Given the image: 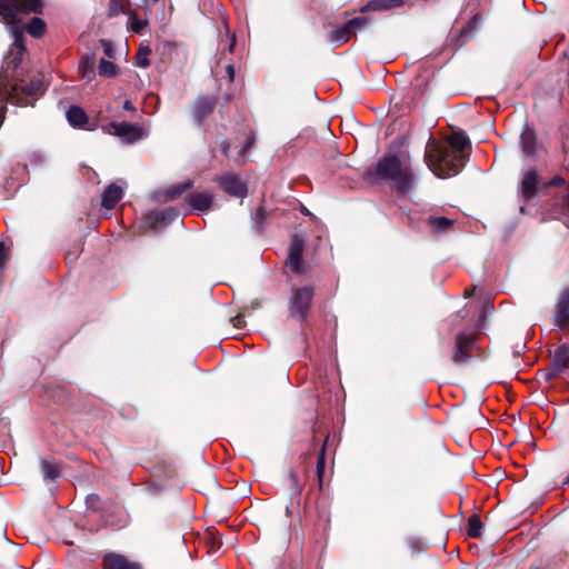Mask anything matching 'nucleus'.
I'll return each mask as SVG.
<instances>
[{
	"label": "nucleus",
	"instance_id": "1",
	"mask_svg": "<svg viewBox=\"0 0 569 569\" xmlns=\"http://www.w3.org/2000/svg\"><path fill=\"white\" fill-rule=\"evenodd\" d=\"M40 6V0H0V18L8 26L13 38L7 57V71L10 64L14 69L21 63V56L24 51L23 31L27 30L32 37H41L44 33L46 23L40 18H32L24 28L20 26L21 17L38 12Z\"/></svg>",
	"mask_w": 569,
	"mask_h": 569
},
{
	"label": "nucleus",
	"instance_id": "2",
	"mask_svg": "<svg viewBox=\"0 0 569 569\" xmlns=\"http://www.w3.org/2000/svg\"><path fill=\"white\" fill-rule=\"evenodd\" d=\"M425 160L439 178L458 174L463 162L450 147L433 139H430L426 147Z\"/></svg>",
	"mask_w": 569,
	"mask_h": 569
},
{
	"label": "nucleus",
	"instance_id": "3",
	"mask_svg": "<svg viewBox=\"0 0 569 569\" xmlns=\"http://www.w3.org/2000/svg\"><path fill=\"white\" fill-rule=\"evenodd\" d=\"M376 174L396 181L403 190L412 183L410 169L397 156H388L379 160L376 166Z\"/></svg>",
	"mask_w": 569,
	"mask_h": 569
},
{
	"label": "nucleus",
	"instance_id": "4",
	"mask_svg": "<svg viewBox=\"0 0 569 569\" xmlns=\"http://www.w3.org/2000/svg\"><path fill=\"white\" fill-rule=\"evenodd\" d=\"M16 69L17 68L13 69L12 64H10L9 70L7 71V61L4 62L3 73L0 81V96L14 99L18 97L20 91L28 96L37 94L41 88V83L39 81L31 82L29 84H26L23 80L10 81L11 72Z\"/></svg>",
	"mask_w": 569,
	"mask_h": 569
},
{
	"label": "nucleus",
	"instance_id": "5",
	"mask_svg": "<svg viewBox=\"0 0 569 569\" xmlns=\"http://www.w3.org/2000/svg\"><path fill=\"white\" fill-rule=\"evenodd\" d=\"M313 293L315 292L312 287L295 289L290 298V315L298 318L299 320H305L312 301Z\"/></svg>",
	"mask_w": 569,
	"mask_h": 569
},
{
	"label": "nucleus",
	"instance_id": "6",
	"mask_svg": "<svg viewBox=\"0 0 569 569\" xmlns=\"http://www.w3.org/2000/svg\"><path fill=\"white\" fill-rule=\"evenodd\" d=\"M476 333L459 332L455 340V349L451 360L455 365H463L469 361L471 350L476 343Z\"/></svg>",
	"mask_w": 569,
	"mask_h": 569
},
{
	"label": "nucleus",
	"instance_id": "7",
	"mask_svg": "<svg viewBox=\"0 0 569 569\" xmlns=\"http://www.w3.org/2000/svg\"><path fill=\"white\" fill-rule=\"evenodd\" d=\"M106 131L123 139L128 143H133L144 137V130L137 123L129 122H111L107 126Z\"/></svg>",
	"mask_w": 569,
	"mask_h": 569
},
{
	"label": "nucleus",
	"instance_id": "8",
	"mask_svg": "<svg viewBox=\"0 0 569 569\" xmlns=\"http://www.w3.org/2000/svg\"><path fill=\"white\" fill-rule=\"evenodd\" d=\"M305 249V242L303 240L298 237L293 236L291 239V243L289 247V254L287 258L286 266L295 273H299L302 271L303 268V261H302V252Z\"/></svg>",
	"mask_w": 569,
	"mask_h": 569
},
{
	"label": "nucleus",
	"instance_id": "9",
	"mask_svg": "<svg viewBox=\"0 0 569 569\" xmlns=\"http://www.w3.org/2000/svg\"><path fill=\"white\" fill-rule=\"evenodd\" d=\"M219 183L228 194L237 198H243L248 192L246 184L236 174L227 173L222 176Z\"/></svg>",
	"mask_w": 569,
	"mask_h": 569
},
{
	"label": "nucleus",
	"instance_id": "10",
	"mask_svg": "<svg viewBox=\"0 0 569 569\" xmlns=\"http://www.w3.org/2000/svg\"><path fill=\"white\" fill-rule=\"evenodd\" d=\"M568 368H569V346L561 345L555 351L551 370L547 373V379L555 378L557 375L563 372Z\"/></svg>",
	"mask_w": 569,
	"mask_h": 569
},
{
	"label": "nucleus",
	"instance_id": "11",
	"mask_svg": "<svg viewBox=\"0 0 569 569\" xmlns=\"http://www.w3.org/2000/svg\"><path fill=\"white\" fill-rule=\"evenodd\" d=\"M540 183L539 176L537 171L533 168L528 169L522 177L521 183H520V193L521 197L529 201L532 199L538 190V186Z\"/></svg>",
	"mask_w": 569,
	"mask_h": 569
},
{
	"label": "nucleus",
	"instance_id": "12",
	"mask_svg": "<svg viewBox=\"0 0 569 569\" xmlns=\"http://www.w3.org/2000/svg\"><path fill=\"white\" fill-rule=\"evenodd\" d=\"M569 323V290L560 293L555 311V325L560 329H566Z\"/></svg>",
	"mask_w": 569,
	"mask_h": 569
},
{
	"label": "nucleus",
	"instance_id": "13",
	"mask_svg": "<svg viewBox=\"0 0 569 569\" xmlns=\"http://www.w3.org/2000/svg\"><path fill=\"white\" fill-rule=\"evenodd\" d=\"M69 123L79 129L93 130V127L89 126V118L84 110L78 106H71L67 113Z\"/></svg>",
	"mask_w": 569,
	"mask_h": 569
},
{
	"label": "nucleus",
	"instance_id": "14",
	"mask_svg": "<svg viewBox=\"0 0 569 569\" xmlns=\"http://www.w3.org/2000/svg\"><path fill=\"white\" fill-rule=\"evenodd\" d=\"M188 204L196 211H208L212 204V194L209 192H192L186 198Z\"/></svg>",
	"mask_w": 569,
	"mask_h": 569
},
{
	"label": "nucleus",
	"instance_id": "15",
	"mask_svg": "<svg viewBox=\"0 0 569 569\" xmlns=\"http://www.w3.org/2000/svg\"><path fill=\"white\" fill-rule=\"evenodd\" d=\"M452 151H455L460 160L463 161L466 157V149L470 144L469 138L461 131H455L448 139V143H446Z\"/></svg>",
	"mask_w": 569,
	"mask_h": 569
},
{
	"label": "nucleus",
	"instance_id": "16",
	"mask_svg": "<svg viewBox=\"0 0 569 569\" xmlns=\"http://www.w3.org/2000/svg\"><path fill=\"white\" fill-rule=\"evenodd\" d=\"M123 196V189L116 184H109L102 193L101 206L106 209H112Z\"/></svg>",
	"mask_w": 569,
	"mask_h": 569
},
{
	"label": "nucleus",
	"instance_id": "17",
	"mask_svg": "<svg viewBox=\"0 0 569 569\" xmlns=\"http://www.w3.org/2000/svg\"><path fill=\"white\" fill-rule=\"evenodd\" d=\"M104 569H140L134 562L129 561L121 555L110 553L103 559Z\"/></svg>",
	"mask_w": 569,
	"mask_h": 569
},
{
	"label": "nucleus",
	"instance_id": "18",
	"mask_svg": "<svg viewBox=\"0 0 569 569\" xmlns=\"http://www.w3.org/2000/svg\"><path fill=\"white\" fill-rule=\"evenodd\" d=\"M216 101L213 98H198L192 108L193 117L198 122L210 114L214 108Z\"/></svg>",
	"mask_w": 569,
	"mask_h": 569
},
{
	"label": "nucleus",
	"instance_id": "19",
	"mask_svg": "<svg viewBox=\"0 0 569 569\" xmlns=\"http://www.w3.org/2000/svg\"><path fill=\"white\" fill-rule=\"evenodd\" d=\"M403 3V0H371L361 9V11H387L392 8L402 7Z\"/></svg>",
	"mask_w": 569,
	"mask_h": 569
},
{
	"label": "nucleus",
	"instance_id": "20",
	"mask_svg": "<svg viewBox=\"0 0 569 569\" xmlns=\"http://www.w3.org/2000/svg\"><path fill=\"white\" fill-rule=\"evenodd\" d=\"M536 142H537V139H536L535 131L531 128L526 127L520 137V143H521L522 151L527 156H532L535 153Z\"/></svg>",
	"mask_w": 569,
	"mask_h": 569
},
{
	"label": "nucleus",
	"instance_id": "21",
	"mask_svg": "<svg viewBox=\"0 0 569 569\" xmlns=\"http://www.w3.org/2000/svg\"><path fill=\"white\" fill-rule=\"evenodd\" d=\"M352 34H353V32L351 31L349 26L347 23H345L343 26L333 30L329 34V40H330V42L335 43L336 46H341L345 42H347Z\"/></svg>",
	"mask_w": 569,
	"mask_h": 569
},
{
	"label": "nucleus",
	"instance_id": "22",
	"mask_svg": "<svg viewBox=\"0 0 569 569\" xmlns=\"http://www.w3.org/2000/svg\"><path fill=\"white\" fill-rule=\"evenodd\" d=\"M128 29L134 33H140L147 26L148 20L138 17L134 10L127 11Z\"/></svg>",
	"mask_w": 569,
	"mask_h": 569
},
{
	"label": "nucleus",
	"instance_id": "23",
	"mask_svg": "<svg viewBox=\"0 0 569 569\" xmlns=\"http://www.w3.org/2000/svg\"><path fill=\"white\" fill-rule=\"evenodd\" d=\"M452 220L446 218V217H430L428 219V224L436 232H445L449 230L452 227Z\"/></svg>",
	"mask_w": 569,
	"mask_h": 569
},
{
	"label": "nucleus",
	"instance_id": "24",
	"mask_svg": "<svg viewBox=\"0 0 569 569\" xmlns=\"http://www.w3.org/2000/svg\"><path fill=\"white\" fill-rule=\"evenodd\" d=\"M40 466L44 479L53 480L59 477L60 468L56 462L50 460H42Z\"/></svg>",
	"mask_w": 569,
	"mask_h": 569
},
{
	"label": "nucleus",
	"instance_id": "25",
	"mask_svg": "<svg viewBox=\"0 0 569 569\" xmlns=\"http://www.w3.org/2000/svg\"><path fill=\"white\" fill-rule=\"evenodd\" d=\"M482 523L478 515H472L468 519L467 532L469 537L479 538L481 536Z\"/></svg>",
	"mask_w": 569,
	"mask_h": 569
},
{
	"label": "nucleus",
	"instance_id": "26",
	"mask_svg": "<svg viewBox=\"0 0 569 569\" xmlns=\"http://www.w3.org/2000/svg\"><path fill=\"white\" fill-rule=\"evenodd\" d=\"M150 54L151 48L149 46H140L136 54V64L140 68H148L150 66Z\"/></svg>",
	"mask_w": 569,
	"mask_h": 569
},
{
	"label": "nucleus",
	"instance_id": "27",
	"mask_svg": "<svg viewBox=\"0 0 569 569\" xmlns=\"http://www.w3.org/2000/svg\"><path fill=\"white\" fill-rule=\"evenodd\" d=\"M79 71H80L82 78L90 80L94 73L93 57H87V58L82 59L79 64Z\"/></svg>",
	"mask_w": 569,
	"mask_h": 569
},
{
	"label": "nucleus",
	"instance_id": "28",
	"mask_svg": "<svg viewBox=\"0 0 569 569\" xmlns=\"http://www.w3.org/2000/svg\"><path fill=\"white\" fill-rule=\"evenodd\" d=\"M117 72V66L108 60L101 59L99 63V73L104 77H112Z\"/></svg>",
	"mask_w": 569,
	"mask_h": 569
},
{
	"label": "nucleus",
	"instance_id": "29",
	"mask_svg": "<svg viewBox=\"0 0 569 569\" xmlns=\"http://www.w3.org/2000/svg\"><path fill=\"white\" fill-rule=\"evenodd\" d=\"M191 186H192V181H190V180L171 186L168 189V196L170 198H176V197L180 196L182 192H184L186 190H188L189 188H191Z\"/></svg>",
	"mask_w": 569,
	"mask_h": 569
},
{
	"label": "nucleus",
	"instance_id": "30",
	"mask_svg": "<svg viewBox=\"0 0 569 569\" xmlns=\"http://www.w3.org/2000/svg\"><path fill=\"white\" fill-rule=\"evenodd\" d=\"M369 23L365 17H356L347 22L351 31L355 33L358 30L363 29Z\"/></svg>",
	"mask_w": 569,
	"mask_h": 569
},
{
	"label": "nucleus",
	"instance_id": "31",
	"mask_svg": "<svg viewBox=\"0 0 569 569\" xmlns=\"http://www.w3.org/2000/svg\"><path fill=\"white\" fill-rule=\"evenodd\" d=\"M124 11V7L119 0H111L108 7V17L112 18Z\"/></svg>",
	"mask_w": 569,
	"mask_h": 569
},
{
	"label": "nucleus",
	"instance_id": "32",
	"mask_svg": "<svg viewBox=\"0 0 569 569\" xmlns=\"http://www.w3.org/2000/svg\"><path fill=\"white\" fill-rule=\"evenodd\" d=\"M325 465H326L325 448H322V450H321V452H320V455L318 457V461H317V477H318V481H319V486L320 487L322 486Z\"/></svg>",
	"mask_w": 569,
	"mask_h": 569
},
{
	"label": "nucleus",
	"instance_id": "33",
	"mask_svg": "<svg viewBox=\"0 0 569 569\" xmlns=\"http://www.w3.org/2000/svg\"><path fill=\"white\" fill-rule=\"evenodd\" d=\"M289 481H290V488H291L292 492L296 495H300L301 490H302V486L299 482V479H298V476L296 472L290 471Z\"/></svg>",
	"mask_w": 569,
	"mask_h": 569
},
{
	"label": "nucleus",
	"instance_id": "34",
	"mask_svg": "<svg viewBox=\"0 0 569 569\" xmlns=\"http://www.w3.org/2000/svg\"><path fill=\"white\" fill-rule=\"evenodd\" d=\"M254 140L256 139H254L253 136H249L247 138V141H246L244 146L239 151V161H240V163H244L246 162V153L253 146Z\"/></svg>",
	"mask_w": 569,
	"mask_h": 569
},
{
	"label": "nucleus",
	"instance_id": "35",
	"mask_svg": "<svg viewBox=\"0 0 569 569\" xmlns=\"http://www.w3.org/2000/svg\"><path fill=\"white\" fill-rule=\"evenodd\" d=\"M223 24L226 28L227 37L229 38L228 50H229V52H232L234 43H236V37L233 33H230L227 21H223Z\"/></svg>",
	"mask_w": 569,
	"mask_h": 569
},
{
	"label": "nucleus",
	"instance_id": "36",
	"mask_svg": "<svg viewBox=\"0 0 569 569\" xmlns=\"http://www.w3.org/2000/svg\"><path fill=\"white\" fill-rule=\"evenodd\" d=\"M266 217V211L262 207H259L257 210H256V213H254V220L256 222H260L264 219Z\"/></svg>",
	"mask_w": 569,
	"mask_h": 569
},
{
	"label": "nucleus",
	"instance_id": "37",
	"mask_svg": "<svg viewBox=\"0 0 569 569\" xmlns=\"http://www.w3.org/2000/svg\"><path fill=\"white\" fill-rule=\"evenodd\" d=\"M7 259V250L2 242H0V268L4 264Z\"/></svg>",
	"mask_w": 569,
	"mask_h": 569
},
{
	"label": "nucleus",
	"instance_id": "38",
	"mask_svg": "<svg viewBox=\"0 0 569 569\" xmlns=\"http://www.w3.org/2000/svg\"><path fill=\"white\" fill-rule=\"evenodd\" d=\"M562 183H565V179L562 177L557 176L548 184L549 186H560Z\"/></svg>",
	"mask_w": 569,
	"mask_h": 569
},
{
	"label": "nucleus",
	"instance_id": "39",
	"mask_svg": "<svg viewBox=\"0 0 569 569\" xmlns=\"http://www.w3.org/2000/svg\"><path fill=\"white\" fill-rule=\"evenodd\" d=\"M102 44L104 46V52L108 57H112V47L108 41H102Z\"/></svg>",
	"mask_w": 569,
	"mask_h": 569
},
{
	"label": "nucleus",
	"instance_id": "40",
	"mask_svg": "<svg viewBox=\"0 0 569 569\" xmlns=\"http://www.w3.org/2000/svg\"><path fill=\"white\" fill-rule=\"evenodd\" d=\"M227 73H228V77L230 79V81L233 80L234 78V68H233V64H228L227 66Z\"/></svg>",
	"mask_w": 569,
	"mask_h": 569
},
{
	"label": "nucleus",
	"instance_id": "41",
	"mask_svg": "<svg viewBox=\"0 0 569 569\" xmlns=\"http://www.w3.org/2000/svg\"><path fill=\"white\" fill-rule=\"evenodd\" d=\"M123 109H126V110H133V106H132L131 101L126 100L124 103H123Z\"/></svg>",
	"mask_w": 569,
	"mask_h": 569
},
{
	"label": "nucleus",
	"instance_id": "42",
	"mask_svg": "<svg viewBox=\"0 0 569 569\" xmlns=\"http://www.w3.org/2000/svg\"><path fill=\"white\" fill-rule=\"evenodd\" d=\"M222 146H223V148H222L223 153H224L226 156H229V146H228L226 142H223V144H222Z\"/></svg>",
	"mask_w": 569,
	"mask_h": 569
},
{
	"label": "nucleus",
	"instance_id": "43",
	"mask_svg": "<svg viewBox=\"0 0 569 569\" xmlns=\"http://www.w3.org/2000/svg\"><path fill=\"white\" fill-rule=\"evenodd\" d=\"M151 1H152V3H156V2H158L159 0H151Z\"/></svg>",
	"mask_w": 569,
	"mask_h": 569
}]
</instances>
